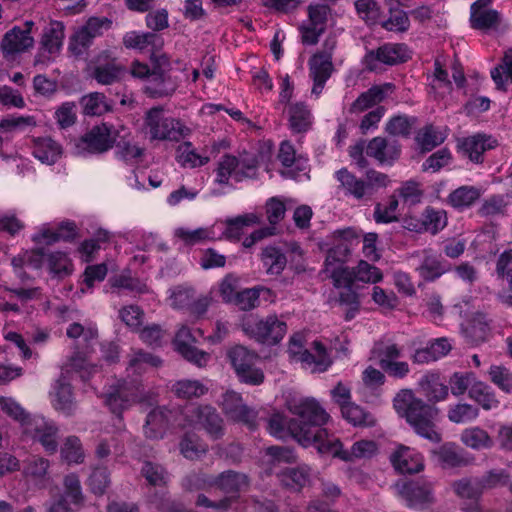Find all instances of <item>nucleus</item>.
<instances>
[{
	"instance_id": "f257e3e1",
	"label": "nucleus",
	"mask_w": 512,
	"mask_h": 512,
	"mask_svg": "<svg viewBox=\"0 0 512 512\" xmlns=\"http://www.w3.org/2000/svg\"><path fill=\"white\" fill-rule=\"evenodd\" d=\"M287 408L297 417L289 420V434L300 445L313 446L320 453L321 446L336 442V436L322 428L329 415L315 399L293 397L287 400Z\"/></svg>"
},
{
	"instance_id": "f03ea898",
	"label": "nucleus",
	"mask_w": 512,
	"mask_h": 512,
	"mask_svg": "<svg viewBox=\"0 0 512 512\" xmlns=\"http://www.w3.org/2000/svg\"><path fill=\"white\" fill-rule=\"evenodd\" d=\"M393 406L419 436L434 443L441 441V434L436 430L435 424L438 408L416 398L409 389H403L396 394Z\"/></svg>"
},
{
	"instance_id": "7ed1b4c3",
	"label": "nucleus",
	"mask_w": 512,
	"mask_h": 512,
	"mask_svg": "<svg viewBox=\"0 0 512 512\" xmlns=\"http://www.w3.org/2000/svg\"><path fill=\"white\" fill-rule=\"evenodd\" d=\"M144 122L152 140L179 141L191 133L180 120L166 117L159 107L147 111Z\"/></svg>"
},
{
	"instance_id": "20e7f679",
	"label": "nucleus",
	"mask_w": 512,
	"mask_h": 512,
	"mask_svg": "<svg viewBox=\"0 0 512 512\" xmlns=\"http://www.w3.org/2000/svg\"><path fill=\"white\" fill-rule=\"evenodd\" d=\"M230 364L239 380L249 385H259L264 380L262 370L255 367L257 355L241 345L232 347L227 352Z\"/></svg>"
},
{
	"instance_id": "39448f33",
	"label": "nucleus",
	"mask_w": 512,
	"mask_h": 512,
	"mask_svg": "<svg viewBox=\"0 0 512 512\" xmlns=\"http://www.w3.org/2000/svg\"><path fill=\"white\" fill-rule=\"evenodd\" d=\"M117 133L111 125L102 123L93 126L76 143L77 154H102L110 150L116 142Z\"/></svg>"
},
{
	"instance_id": "423d86ee",
	"label": "nucleus",
	"mask_w": 512,
	"mask_h": 512,
	"mask_svg": "<svg viewBox=\"0 0 512 512\" xmlns=\"http://www.w3.org/2000/svg\"><path fill=\"white\" fill-rule=\"evenodd\" d=\"M205 484L216 485L225 493L236 494L248 486L247 476L243 473L228 470L215 479H206L200 474H190L184 480V486L189 490L199 489Z\"/></svg>"
},
{
	"instance_id": "0eeeda50",
	"label": "nucleus",
	"mask_w": 512,
	"mask_h": 512,
	"mask_svg": "<svg viewBox=\"0 0 512 512\" xmlns=\"http://www.w3.org/2000/svg\"><path fill=\"white\" fill-rule=\"evenodd\" d=\"M394 487L407 506L416 509H427L435 501L432 484L426 480H398Z\"/></svg>"
},
{
	"instance_id": "6e6552de",
	"label": "nucleus",
	"mask_w": 512,
	"mask_h": 512,
	"mask_svg": "<svg viewBox=\"0 0 512 512\" xmlns=\"http://www.w3.org/2000/svg\"><path fill=\"white\" fill-rule=\"evenodd\" d=\"M244 330L260 343L275 345L285 336L287 324L277 315H269L253 323H246Z\"/></svg>"
},
{
	"instance_id": "1a4fd4ad",
	"label": "nucleus",
	"mask_w": 512,
	"mask_h": 512,
	"mask_svg": "<svg viewBox=\"0 0 512 512\" xmlns=\"http://www.w3.org/2000/svg\"><path fill=\"white\" fill-rule=\"evenodd\" d=\"M112 21L107 17H90L86 23L74 32L70 39L69 49L74 55H82L96 37L110 29Z\"/></svg>"
},
{
	"instance_id": "9d476101",
	"label": "nucleus",
	"mask_w": 512,
	"mask_h": 512,
	"mask_svg": "<svg viewBox=\"0 0 512 512\" xmlns=\"http://www.w3.org/2000/svg\"><path fill=\"white\" fill-rule=\"evenodd\" d=\"M24 433L39 442L47 453L54 454L57 451L59 428L54 421L34 416L25 422Z\"/></svg>"
},
{
	"instance_id": "9b49d317",
	"label": "nucleus",
	"mask_w": 512,
	"mask_h": 512,
	"mask_svg": "<svg viewBox=\"0 0 512 512\" xmlns=\"http://www.w3.org/2000/svg\"><path fill=\"white\" fill-rule=\"evenodd\" d=\"M410 58L407 45L403 43H386L376 50H369L363 59V63L370 71L378 68V63L385 65H397Z\"/></svg>"
},
{
	"instance_id": "f8f14e48",
	"label": "nucleus",
	"mask_w": 512,
	"mask_h": 512,
	"mask_svg": "<svg viewBox=\"0 0 512 512\" xmlns=\"http://www.w3.org/2000/svg\"><path fill=\"white\" fill-rule=\"evenodd\" d=\"M152 59L157 62L155 68L144 87V92L151 98H162L171 96L177 89L178 84L169 74L161 70L162 65H168V59L165 55L157 57L152 54Z\"/></svg>"
},
{
	"instance_id": "ddd939ff",
	"label": "nucleus",
	"mask_w": 512,
	"mask_h": 512,
	"mask_svg": "<svg viewBox=\"0 0 512 512\" xmlns=\"http://www.w3.org/2000/svg\"><path fill=\"white\" fill-rule=\"evenodd\" d=\"M330 9L324 4H311L308 6V21L300 26L302 42L315 45L326 29L327 17Z\"/></svg>"
},
{
	"instance_id": "4468645a",
	"label": "nucleus",
	"mask_w": 512,
	"mask_h": 512,
	"mask_svg": "<svg viewBox=\"0 0 512 512\" xmlns=\"http://www.w3.org/2000/svg\"><path fill=\"white\" fill-rule=\"evenodd\" d=\"M332 247L328 250L325 267L344 265L354 242H359V235L352 228L337 230L332 234Z\"/></svg>"
},
{
	"instance_id": "2eb2a0df",
	"label": "nucleus",
	"mask_w": 512,
	"mask_h": 512,
	"mask_svg": "<svg viewBox=\"0 0 512 512\" xmlns=\"http://www.w3.org/2000/svg\"><path fill=\"white\" fill-rule=\"evenodd\" d=\"M377 451V446L374 441L360 440L355 442L350 450H343L342 443L338 437L336 442L328 443L326 446H321L320 454H328L333 457H338L343 461L352 462L355 459L369 458Z\"/></svg>"
},
{
	"instance_id": "dca6fc26",
	"label": "nucleus",
	"mask_w": 512,
	"mask_h": 512,
	"mask_svg": "<svg viewBox=\"0 0 512 512\" xmlns=\"http://www.w3.org/2000/svg\"><path fill=\"white\" fill-rule=\"evenodd\" d=\"M222 398V409L229 419L243 423L249 428L256 426L257 412L243 402L239 393L226 391Z\"/></svg>"
},
{
	"instance_id": "f3484780",
	"label": "nucleus",
	"mask_w": 512,
	"mask_h": 512,
	"mask_svg": "<svg viewBox=\"0 0 512 512\" xmlns=\"http://www.w3.org/2000/svg\"><path fill=\"white\" fill-rule=\"evenodd\" d=\"M498 142L490 135L477 133L458 140L457 148L462 156L471 162L480 164L486 151L495 148Z\"/></svg>"
},
{
	"instance_id": "a211bd4d",
	"label": "nucleus",
	"mask_w": 512,
	"mask_h": 512,
	"mask_svg": "<svg viewBox=\"0 0 512 512\" xmlns=\"http://www.w3.org/2000/svg\"><path fill=\"white\" fill-rule=\"evenodd\" d=\"M195 342V337L192 335L191 330L183 326L176 333L174 345L177 352H179L189 362L202 367L206 365L209 354L198 350L192 344Z\"/></svg>"
},
{
	"instance_id": "6ab92c4d",
	"label": "nucleus",
	"mask_w": 512,
	"mask_h": 512,
	"mask_svg": "<svg viewBox=\"0 0 512 512\" xmlns=\"http://www.w3.org/2000/svg\"><path fill=\"white\" fill-rule=\"evenodd\" d=\"M401 147L396 141L389 142L386 138L375 137L366 146V154L380 164L392 165L400 156Z\"/></svg>"
},
{
	"instance_id": "aec40b11",
	"label": "nucleus",
	"mask_w": 512,
	"mask_h": 512,
	"mask_svg": "<svg viewBox=\"0 0 512 512\" xmlns=\"http://www.w3.org/2000/svg\"><path fill=\"white\" fill-rule=\"evenodd\" d=\"M125 68L116 59L104 60L99 57L96 64L91 68V77L101 85H112L122 80Z\"/></svg>"
},
{
	"instance_id": "412c9836",
	"label": "nucleus",
	"mask_w": 512,
	"mask_h": 512,
	"mask_svg": "<svg viewBox=\"0 0 512 512\" xmlns=\"http://www.w3.org/2000/svg\"><path fill=\"white\" fill-rule=\"evenodd\" d=\"M139 398L136 389L123 383L112 388L105 396V403L112 413L120 416L122 412L128 409Z\"/></svg>"
},
{
	"instance_id": "4be33fe9",
	"label": "nucleus",
	"mask_w": 512,
	"mask_h": 512,
	"mask_svg": "<svg viewBox=\"0 0 512 512\" xmlns=\"http://www.w3.org/2000/svg\"><path fill=\"white\" fill-rule=\"evenodd\" d=\"M395 470L402 474H413L423 470V457L406 446H400L390 456Z\"/></svg>"
},
{
	"instance_id": "5701e85b",
	"label": "nucleus",
	"mask_w": 512,
	"mask_h": 512,
	"mask_svg": "<svg viewBox=\"0 0 512 512\" xmlns=\"http://www.w3.org/2000/svg\"><path fill=\"white\" fill-rule=\"evenodd\" d=\"M192 417L213 439L223 436V420L215 408L208 405L195 407Z\"/></svg>"
},
{
	"instance_id": "b1692460",
	"label": "nucleus",
	"mask_w": 512,
	"mask_h": 512,
	"mask_svg": "<svg viewBox=\"0 0 512 512\" xmlns=\"http://www.w3.org/2000/svg\"><path fill=\"white\" fill-rule=\"evenodd\" d=\"M496 274L507 282V287L499 292L498 298L503 304L512 307V249L499 255L496 262Z\"/></svg>"
},
{
	"instance_id": "393cba45",
	"label": "nucleus",
	"mask_w": 512,
	"mask_h": 512,
	"mask_svg": "<svg viewBox=\"0 0 512 512\" xmlns=\"http://www.w3.org/2000/svg\"><path fill=\"white\" fill-rule=\"evenodd\" d=\"M419 389L429 402L434 403L445 400L449 391L448 386L437 373L424 375L419 381Z\"/></svg>"
},
{
	"instance_id": "a878e982",
	"label": "nucleus",
	"mask_w": 512,
	"mask_h": 512,
	"mask_svg": "<svg viewBox=\"0 0 512 512\" xmlns=\"http://www.w3.org/2000/svg\"><path fill=\"white\" fill-rule=\"evenodd\" d=\"M33 43L34 40L30 36L29 30L14 27L4 35L1 46L5 54L13 55L24 52L32 47Z\"/></svg>"
},
{
	"instance_id": "bb28decb",
	"label": "nucleus",
	"mask_w": 512,
	"mask_h": 512,
	"mask_svg": "<svg viewBox=\"0 0 512 512\" xmlns=\"http://www.w3.org/2000/svg\"><path fill=\"white\" fill-rule=\"evenodd\" d=\"M294 355L298 356L302 363L314 365V370L319 372L325 371L332 363L325 346L319 341L312 343L311 350L294 351Z\"/></svg>"
},
{
	"instance_id": "cd10ccee",
	"label": "nucleus",
	"mask_w": 512,
	"mask_h": 512,
	"mask_svg": "<svg viewBox=\"0 0 512 512\" xmlns=\"http://www.w3.org/2000/svg\"><path fill=\"white\" fill-rule=\"evenodd\" d=\"M392 88L391 84L383 86H373L366 92H363L351 105V113H361L379 103L387 96V91Z\"/></svg>"
},
{
	"instance_id": "c85d7f7f",
	"label": "nucleus",
	"mask_w": 512,
	"mask_h": 512,
	"mask_svg": "<svg viewBox=\"0 0 512 512\" xmlns=\"http://www.w3.org/2000/svg\"><path fill=\"white\" fill-rule=\"evenodd\" d=\"M310 76L314 81L312 93L319 95L333 71L332 60L313 56L309 62Z\"/></svg>"
},
{
	"instance_id": "c756f323",
	"label": "nucleus",
	"mask_w": 512,
	"mask_h": 512,
	"mask_svg": "<svg viewBox=\"0 0 512 512\" xmlns=\"http://www.w3.org/2000/svg\"><path fill=\"white\" fill-rule=\"evenodd\" d=\"M33 155L42 163L52 165L62 155V146L50 137L34 140Z\"/></svg>"
},
{
	"instance_id": "7c9ffc66",
	"label": "nucleus",
	"mask_w": 512,
	"mask_h": 512,
	"mask_svg": "<svg viewBox=\"0 0 512 512\" xmlns=\"http://www.w3.org/2000/svg\"><path fill=\"white\" fill-rule=\"evenodd\" d=\"M481 187L464 185L453 190L447 198L448 203L456 209H465L473 206L482 196Z\"/></svg>"
},
{
	"instance_id": "2f4dec72",
	"label": "nucleus",
	"mask_w": 512,
	"mask_h": 512,
	"mask_svg": "<svg viewBox=\"0 0 512 512\" xmlns=\"http://www.w3.org/2000/svg\"><path fill=\"white\" fill-rule=\"evenodd\" d=\"M170 412L163 407H157L149 412L144 425V433L148 438H162L168 426V414Z\"/></svg>"
},
{
	"instance_id": "473e14b6",
	"label": "nucleus",
	"mask_w": 512,
	"mask_h": 512,
	"mask_svg": "<svg viewBox=\"0 0 512 512\" xmlns=\"http://www.w3.org/2000/svg\"><path fill=\"white\" fill-rule=\"evenodd\" d=\"M238 167L239 160L235 156L229 154L224 155L216 170V182L219 184H228L230 176L237 182H240L245 179L247 175H250L243 169H238Z\"/></svg>"
},
{
	"instance_id": "72a5a7b5",
	"label": "nucleus",
	"mask_w": 512,
	"mask_h": 512,
	"mask_svg": "<svg viewBox=\"0 0 512 512\" xmlns=\"http://www.w3.org/2000/svg\"><path fill=\"white\" fill-rule=\"evenodd\" d=\"M336 178L346 195H350L356 200L367 199L364 179L356 177L346 168L337 171Z\"/></svg>"
},
{
	"instance_id": "f704fd0d",
	"label": "nucleus",
	"mask_w": 512,
	"mask_h": 512,
	"mask_svg": "<svg viewBox=\"0 0 512 512\" xmlns=\"http://www.w3.org/2000/svg\"><path fill=\"white\" fill-rule=\"evenodd\" d=\"M311 469L307 465L286 468L277 474L282 485L293 490H300L309 481Z\"/></svg>"
},
{
	"instance_id": "c9c22d12",
	"label": "nucleus",
	"mask_w": 512,
	"mask_h": 512,
	"mask_svg": "<svg viewBox=\"0 0 512 512\" xmlns=\"http://www.w3.org/2000/svg\"><path fill=\"white\" fill-rule=\"evenodd\" d=\"M82 112L89 116H100L112 110L106 96L100 92H92L80 99Z\"/></svg>"
},
{
	"instance_id": "e433bc0d",
	"label": "nucleus",
	"mask_w": 512,
	"mask_h": 512,
	"mask_svg": "<svg viewBox=\"0 0 512 512\" xmlns=\"http://www.w3.org/2000/svg\"><path fill=\"white\" fill-rule=\"evenodd\" d=\"M371 355L380 367L401 357V348L391 340L381 339L374 343Z\"/></svg>"
},
{
	"instance_id": "4c0bfd02",
	"label": "nucleus",
	"mask_w": 512,
	"mask_h": 512,
	"mask_svg": "<svg viewBox=\"0 0 512 512\" xmlns=\"http://www.w3.org/2000/svg\"><path fill=\"white\" fill-rule=\"evenodd\" d=\"M64 39V24L59 21H51L44 30L41 45L50 54L60 50Z\"/></svg>"
},
{
	"instance_id": "58836bf2",
	"label": "nucleus",
	"mask_w": 512,
	"mask_h": 512,
	"mask_svg": "<svg viewBox=\"0 0 512 512\" xmlns=\"http://www.w3.org/2000/svg\"><path fill=\"white\" fill-rule=\"evenodd\" d=\"M53 406L56 410L66 415H72L76 409V403L73 398L72 387L68 383L57 382L55 387V398Z\"/></svg>"
},
{
	"instance_id": "ea45409f",
	"label": "nucleus",
	"mask_w": 512,
	"mask_h": 512,
	"mask_svg": "<svg viewBox=\"0 0 512 512\" xmlns=\"http://www.w3.org/2000/svg\"><path fill=\"white\" fill-rule=\"evenodd\" d=\"M261 260L270 275H279L286 267L287 258L277 247L268 246L263 249Z\"/></svg>"
},
{
	"instance_id": "a19ab883",
	"label": "nucleus",
	"mask_w": 512,
	"mask_h": 512,
	"mask_svg": "<svg viewBox=\"0 0 512 512\" xmlns=\"http://www.w3.org/2000/svg\"><path fill=\"white\" fill-rule=\"evenodd\" d=\"M341 412L343 417L354 426L372 427L376 424L374 416L356 404L343 405Z\"/></svg>"
},
{
	"instance_id": "79ce46f5",
	"label": "nucleus",
	"mask_w": 512,
	"mask_h": 512,
	"mask_svg": "<svg viewBox=\"0 0 512 512\" xmlns=\"http://www.w3.org/2000/svg\"><path fill=\"white\" fill-rule=\"evenodd\" d=\"M469 397L475 400L483 409H495L499 405L494 392L483 382L474 383L469 389Z\"/></svg>"
},
{
	"instance_id": "37998d69",
	"label": "nucleus",
	"mask_w": 512,
	"mask_h": 512,
	"mask_svg": "<svg viewBox=\"0 0 512 512\" xmlns=\"http://www.w3.org/2000/svg\"><path fill=\"white\" fill-rule=\"evenodd\" d=\"M416 124L414 116L396 115L387 122L385 131L391 136L408 138Z\"/></svg>"
},
{
	"instance_id": "c03bdc74",
	"label": "nucleus",
	"mask_w": 512,
	"mask_h": 512,
	"mask_svg": "<svg viewBox=\"0 0 512 512\" xmlns=\"http://www.w3.org/2000/svg\"><path fill=\"white\" fill-rule=\"evenodd\" d=\"M162 361L157 356L142 350L133 351L129 355L128 369L133 373L141 374L149 367H159Z\"/></svg>"
},
{
	"instance_id": "a18cd8bd",
	"label": "nucleus",
	"mask_w": 512,
	"mask_h": 512,
	"mask_svg": "<svg viewBox=\"0 0 512 512\" xmlns=\"http://www.w3.org/2000/svg\"><path fill=\"white\" fill-rule=\"evenodd\" d=\"M446 270V266L436 255H433L430 251H424L422 264L418 267L421 277L433 281L444 274Z\"/></svg>"
},
{
	"instance_id": "49530a36",
	"label": "nucleus",
	"mask_w": 512,
	"mask_h": 512,
	"mask_svg": "<svg viewBox=\"0 0 512 512\" xmlns=\"http://www.w3.org/2000/svg\"><path fill=\"white\" fill-rule=\"evenodd\" d=\"M444 139L443 135L432 125H426L420 129L415 136V141L422 152L433 150L435 147L442 144Z\"/></svg>"
},
{
	"instance_id": "de8ad7c7",
	"label": "nucleus",
	"mask_w": 512,
	"mask_h": 512,
	"mask_svg": "<svg viewBox=\"0 0 512 512\" xmlns=\"http://www.w3.org/2000/svg\"><path fill=\"white\" fill-rule=\"evenodd\" d=\"M289 125L293 132H306L310 125V112L302 103H296L289 109Z\"/></svg>"
},
{
	"instance_id": "09e8293b",
	"label": "nucleus",
	"mask_w": 512,
	"mask_h": 512,
	"mask_svg": "<svg viewBox=\"0 0 512 512\" xmlns=\"http://www.w3.org/2000/svg\"><path fill=\"white\" fill-rule=\"evenodd\" d=\"M489 325L484 315H476L465 329V336L469 343L478 345L487 339Z\"/></svg>"
},
{
	"instance_id": "8fccbe9b",
	"label": "nucleus",
	"mask_w": 512,
	"mask_h": 512,
	"mask_svg": "<svg viewBox=\"0 0 512 512\" xmlns=\"http://www.w3.org/2000/svg\"><path fill=\"white\" fill-rule=\"evenodd\" d=\"M461 440L473 449H487L493 446L491 437L479 427L465 429L461 434Z\"/></svg>"
},
{
	"instance_id": "3c124183",
	"label": "nucleus",
	"mask_w": 512,
	"mask_h": 512,
	"mask_svg": "<svg viewBox=\"0 0 512 512\" xmlns=\"http://www.w3.org/2000/svg\"><path fill=\"white\" fill-rule=\"evenodd\" d=\"M270 293V290L262 286L246 288L236 293L233 303L243 311H249L259 305L260 293Z\"/></svg>"
},
{
	"instance_id": "603ef678",
	"label": "nucleus",
	"mask_w": 512,
	"mask_h": 512,
	"mask_svg": "<svg viewBox=\"0 0 512 512\" xmlns=\"http://www.w3.org/2000/svg\"><path fill=\"white\" fill-rule=\"evenodd\" d=\"M323 273L326 277L333 280V284L337 288L353 286L355 281L354 270H350L348 267L342 264L325 267Z\"/></svg>"
},
{
	"instance_id": "864d4df0",
	"label": "nucleus",
	"mask_w": 512,
	"mask_h": 512,
	"mask_svg": "<svg viewBox=\"0 0 512 512\" xmlns=\"http://www.w3.org/2000/svg\"><path fill=\"white\" fill-rule=\"evenodd\" d=\"M61 456L69 464H80L84 461L85 454L80 439L76 436L66 438L61 447Z\"/></svg>"
},
{
	"instance_id": "5fc2aeb1",
	"label": "nucleus",
	"mask_w": 512,
	"mask_h": 512,
	"mask_svg": "<svg viewBox=\"0 0 512 512\" xmlns=\"http://www.w3.org/2000/svg\"><path fill=\"white\" fill-rule=\"evenodd\" d=\"M421 218L425 227L424 231H429L432 234H436L447 225V215L444 210L427 207L422 213Z\"/></svg>"
},
{
	"instance_id": "6e6d98bb",
	"label": "nucleus",
	"mask_w": 512,
	"mask_h": 512,
	"mask_svg": "<svg viewBox=\"0 0 512 512\" xmlns=\"http://www.w3.org/2000/svg\"><path fill=\"white\" fill-rule=\"evenodd\" d=\"M48 268L51 274L57 278H64L72 271L69 258L63 252L49 253L47 257Z\"/></svg>"
},
{
	"instance_id": "4d7b16f0",
	"label": "nucleus",
	"mask_w": 512,
	"mask_h": 512,
	"mask_svg": "<svg viewBox=\"0 0 512 512\" xmlns=\"http://www.w3.org/2000/svg\"><path fill=\"white\" fill-rule=\"evenodd\" d=\"M454 492L461 498L477 500L482 495L483 490L478 478H463L453 483Z\"/></svg>"
},
{
	"instance_id": "13d9d810",
	"label": "nucleus",
	"mask_w": 512,
	"mask_h": 512,
	"mask_svg": "<svg viewBox=\"0 0 512 512\" xmlns=\"http://www.w3.org/2000/svg\"><path fill=\"white\" fill-rule=\"evenodd\" d=\"M180 451L185 458L195 460L207 452V446L195 434L188 433L180 442Z\"/></svg>"
},
{
	"instance_id": "bf43d9fd",
	"label": "nucleus",
	"mask_w": 512,
	"mask_h": 512,
	"mask_svg": "<svg viewBox=\"0 0 512 512\" xmlns=\"http://www.w3.org/2000/svg\"><path fill=\"white\" fill-rule=\"evenodd\" d=\"M178 161L183 166L195 168L208 163L209 158L199 155L193 148L191 142H184L178 147Z\"/></svg>"
},
{
	"instance_id": "052dcab7",
	"label": "nucleus",
	"mask_w": 512,
	"mask_h": 512,
	"mask_svg": "<svg viewBox=\"0 0 512 512\" xmlns=\"http://www.w3.org/2000/svg\"><path fill=\"white\" fill-rule=\"evenodd\" d=\"M141 474L147 482L153 486L165 485L168 480V473L165 468L162 465L151 461H145L143 463Z\"/></svg>"
},
{
	"instance_id": "680f3d73",
	"label": "nucleus",
	"mask_w": 512,
	"mask_h": 512,
	"mask_svg": "<svg viewBox=\"0 0 512 512\" xmlns=\"http://www.w3.org/2000/svg\"><path fill=\"white\" fill-rule=\"evenodd\" d=\"M491 78L497 89L506 90L505 79L510 78L512 81V49L505 53L502 64L491 70Z\"/></svg>"
},
{
	"instance_id": "e2e57ef3",
	"label": "nucleus",
	"mask_w": 512,
	"mask_h": 512,
	"mask_svg": "<svg viewBox=\"0 0 512 512\" xmlns=\"http://www.w3.org/2000/svg\"><path fill=\"white\" fill-rule=\"evenodd\" d=\"M210 233V229L204 227H200L194 230L179 227L174 230V236L187 246H193L207 239H210Z\"/></svg>"
},
{
	"instance_id": "0e129e2a",
	"label": "nucleus",
	"mask_w": 512,
	"mask_h": 512,
	"mask_svg": "<svg viewBox=\"0 0 512 512\" xmlns=\"http://www.w3.org/2000/svg\"><path fill=\"white\" fill-rule=\"evenodd\" d=\"M478 479L484 491L505 486L510 480V474L505 469H491Z\"/></svg>"
},
{
	"instance_id": "69168bd1",
	"label": "nucleus",
	"mask_w": 512,
	"mask_h": 512,
	"mask_svg": "<svg viewBox=\"0 0 512 512\" xmlns=\"http://www.w3.org/2000/svg\"><path fill=\"white\" fill-rule=\"evenodd\" d=\"M506 207L507 202L502 195H493L483 201L477 212L481 217H495L504 215Z\"/></svg>"
},
{
	"instance_id": "338daca9",
	"label": "nucleus",
	"mask_w": 512,
	"mask_h": 512,
	"mask_svg": "<svg viewBox=\"0 0 512 512\" xmlns=\"http://www.w3.org/2000/svg\"><path fill=\"white\" fill-rule=\"evenodd\" d=\"M353 270L355 281L375 284L380 282L383 278L382 272L377 267L364 260L359 261L358 265Z\"/></svg>"
},
{
	"instance_id": "774afa93",
	"label": "nucleus",
	"mask_w": 512,
	"mask_h": 512,
	"mask_svg": "<svg viewBox=\"0 0 512 512\" xmlns=\"http://www.w3.org/2000/svg\"><path fill=\"white\" fill-rule=\"evenodd\" d=\"M479 409L467 403H459L448 411V419L454 423H465L477 418Z\"/></svg>"
}]
</instances>
